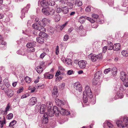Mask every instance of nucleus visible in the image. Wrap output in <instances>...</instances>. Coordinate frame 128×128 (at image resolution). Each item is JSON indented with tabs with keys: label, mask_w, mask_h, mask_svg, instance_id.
<instances>
[{
	"label": "nucleus",
	"mask_w": 128,
	"mask_h": 128,
	"mask_svg": "<svg viewBox=\"0 0 128 128\" xmlns=\"http://www.w3.org/2000/svg\"><path fill=\"white\" fill-rule=\"evenodd\" d=\"M87 96L90 98H92L93 97L92 92L90 88L88 86H86L85 91L83 92V100L84 103H86L88 101Z\"/></svg>",
	"instance_id": "obj_1"
},
{
	"label": "nucleus",
	"mask_w": 128,
	"mask_h": 128,
	"mask_svg": "<svg viewBox=\"0 0 128 128\" xmlns=\"http://www.w3.org/2000/svg\"><path fill=\"white\" fill-rule=\"evenodd\" d=\"M116 123L118 126L120 128L126 127H128V118L127 117H124L122 121L118 120Z\"/></svg>",
	"instance_id": "obj_2"
},
{
	"label": "nucleus",
	"mask_w": 128,
	"mask_h": 128,
	"mask_svg": "<svg viewBox=\"0 0 128 128\" xmlns=\"http://www.w3.org/2000/svg\"><path fill=\"white\" fill-rule=\"evenodd\" d=\"M55 4L54 1L52 0H47V2L43 0L40 2V5L43 8H47L48 5L53 6L55 5Z\"/></svg>",
	"instance_id": "obj_3"
},
{
	"label": "nucleus",
	"mask_w": 128,
	"mask_h": 128,
	"mask_svg": "<svg viewBox=\"0 0 128 128\" xmlns=\"http://www.w3.org/2000/svg\"><path fill=\"white\" fill-rule=\"evenodd\" d=\"M46 25L44 23H42L40 24H34L32 25V27L34 29L38 30L41 32H45L46 29L44 27Z\"/></svg>",
	"instance_id": "obj_4"
},
{
	"label": "nucleus",
	"mask_w": 128,
	"mask_h": 128,
	"mask_svg": "<svg viewBox=\"0 0 128 128\" xmlns=\"http://www.w3.org/2000/svg\"><path fill=\"white\" fill-rule=\"evenodd\" d=\"M102 56L100 54L97 55L90 54L88 56V57L89 59H90L93 62H95L98 60L100 58H101Z\"/></svg>",
	"instance_id": "obj_5"
},
{
	"label": "nucleus",
	"mask_w": 128,
	"mask_h": 128,
	"mask_svg": "<svg viewBox=\"0 0 128 128\" xmlns=\"http://www.w3.org/2000/svg\"><path fill=\"white\" fill-rule=\"evenodd\" d=\"M4 91L5 93L9 97H12L14 94V92L11 89L6 88L4 89Z\"/></svg>",
	"instance_id": "obj_6"
},
{
	"label": "nucleus",
	"mask_w": 128,
	"mask_h": 128,
	"mask_svg": "<svg viewBox=\"0 0 128 128\" xmlns=\"http://www.w3.org/2000/svg\"><path fill=\"white\" fill-rule=\"evenodd\" d=\"M74 88L79 92L82 90V87L81 84L79 82H77L74 84Z\"/></svg>",
	"instance_id": "obj_7"
},
{
	"label": "nucleus",
	"mask_w": 128,
	"mask_h": 128,
	"mask_svg": "<svg viewBox=\"0 0 128 128\" xmlns=\"http://www.w3.org/2000/svg\"><path fill=\"white\" fill-rule=\"evenodd\" d=\"M78 64L79 67L82 69H84L86 67L87 62L85 60H80L78 62Z\"/></svg>",
	"instance_id": "obj_8"
},
{
	"label": "nucleus",
	"mask_w": 128,
	"mask_h": 128,
	"mask_svg": "<svg viewBox=\"0 0 128 128\" xmlns=\"http://www.w3.org/2000/svg\"><path fill=\"white\" fill-rule=\"evenodd\" d=\"M48 112L47 114L48 115V116H54V111L53 110V108L51 106L49 107L48 109Z\"/></svg>",
	"instance_id": "obj_9"
},
{
	"label": "nucleus",
	"mask_w": 128,
	"mask_h": 128,
	"mask_svg": "<svg viewBox=\"0 0 128 128\" xmlns=\"http://www.w3.org/2000/svg\"><path fill=\"white\" fill-rule=\"evenodd\" d=\"M60 113L61 114L64 115H68L70 114V111L68 110H67L60 108Z\"/></svg>",
	"instance_id": "obj_10"
},
{
	"label": "nucleus",
	"mask_w": 128,
	"mask_h": 128,
	"mask_svg": "<svg viewBox=\"0 0 128 128\" xmlns=\"http://www.w3.org/2000/svg\"><path fill=\"white\" fill-rule=\"evenodd\" d=\"M37 102L36 98L35 97L32 98L29 102V104L32 106L34 105Z\"/></svg>",
	"instance_id": "obj_11"
},
{
	"label": "nucleus",
	"mask_w": 128,
	"mask_h": 128,
	"mask_svg": "<svg viewBox=\"0 0 128 128\" xmlns=\"http://www.w3.org/2000/svg\"><path fill=\"white\" fill-rule=\"evenodd\" d=\"M102 72L99 71L97 72L95 74L94 78L96 80H98L100 77L102 76Z\"/></svg>",
	"instance_id": "obj_12"
},
{
	"label": "nucleus",
	"mask_w": 128,
	"mask_h": 128,
	"mask_svg": "<svg viewBox=\"0 0 128 128\" xmlns=\"http://www.w3.org/2000/svg\"><path fill=\"white\" fill-rule=\"evenodd\" d=\"M121 46L120 44H114L112 48L114 50L118 51L120 50Z\"/></svg>",
	"instance_id": "obj_13"
},
{
	"label": "nucleus",
	"mask_w": 128,
	"mask_h": 128,
	"mask_svg": "<svg viewBox=\"0 0 128 128\" xmlns=\"http://www.w3.org/2000/svg\"><path fill=\"white\" fill-rule=\"evenodd\" d=\"M120 74V78L123 82H124L126 79V75L125 73L124 72H122Z\"/></svg>",
	"instance_id": "obj_14"
},
{
	"label": "nucleus",
	"mask_w": 128,
	"mask_h": 128,
	"mask_svg": "<svg viewBox=\"0 0 128 128\" xmlns=\"http://www.w3.org/2000/svg\"><path fill=\"white\" fill-rule=\"evenodd\" d=\"M53 110L54 111V113L55 114L56 116H58L59 115L60 110V109H58L56 106H54L53 108Z\"/></svg>",
	"instance_id": "obj_15"
},
{
	"label": "nucleus",
	"mask_w": 128,
	"mask_h": 128,
	"mask_svg": "<svg viewBox=\"0 0 128 128\" xmlns=\"http://www.w3.org/2000/svg\"><path fill=\"white\" fill-rule=\"evenodd\" d=\"M36 42H28L26 44L27 47L29 48L33 47L35 46L36 45Z\"/></svg>",
	"instance_id": "obj_16"
},
{
	"label": "nucleus",
	"mask_w": 128,
	"mask_h": 128,
	"mask_svg": "<svg viewBox=\"0 0 128 128\" xmlns=\"http://www.w3.org/2000/svg\"><path fill=\"white\" fill-rule=\"evenodd\" d=\"M58 89L57 87V86H54L52 91V95L53 96L54 95H56V96H57V93L58 92Z\"/></svg>",
	"instance_id": "obj_17"
},
{
	"label": "nucleus",
	"mask_w": 128,
	"mask_h": 128,
	"mask_svg": "<svg viewBox=\"0 0 128 128\" xmlns=\"http://www.w3.org/2000/svg\"><path fill=\"white\" fill-rule=\"evenodd\" d=\"M10 108H11L10 107V103H8L7 105L5 110L2 111V112H4V115H6L7 114V112L9 111Z\"/></svg>",
	"instance_id": "obj_18"
},
{
	"label": "nucleus",
	"mask_w": 128,
	"mask_h": 128,
	"mask_svg": "<svg viewBox=\"0 0 128 128\" xmlns=\"http://www.w3.org/2000/svg\"><path fill=\"white\" fill-rule=\"evenodd\" d=\"M62 11L64 14H67L68 12V9L66 6L62 7Z\"/></svg>",
	"instance_id": "obj_19"
},
{
	"label": "nucleus",
	"mask_w": 128,
	"mask_h": 128,
	"mask_svg": "<svg viewBox=\"0 0 128 128\" xmlns=\"http://www.w3.org/2000/svg\"><path fill=\"white\" fill-rule=\"evenodd\" d=\"M55 101L56 105L58 106H59L62 104H64V102H62V101L58 99H56Z\"/></svg>",
	"instance_id": "obj_20"
},
{
	"label": "nucleus",
	"mask_w": 128,
	"mask_h": 128,
	"mask_svg": "<svg viewBox=\"0 0 128 128\" xmlns=\"http://www.w3.org/2000/svg\"><path fill=\"white\" fill-rule=\"evenodd\" d=\"M45 106L44 105H42L40 107V113L41 114H44L45 111Z\"/></svg>",
	"instance_id": "obj_21"
},
{
	"label": "nucleus",
	"mask_w": 128,
	"mask_h": 128,
	"mask_svg": "<svg viewBox=\"0 0 128 128\" xmlns=\"http://www.w3.org/2000/svg\"><path fill=\"white\" fill-rule=\"evenodd\" d=\"M1 118H0V126L2 128L3 127L4 124H5L6 122L4 116H3L4 120H1Z\"/></svg>",
	"instance_id": "obj_22"
},
{
	"label": "nucleus",
	"mask_w": 128,
	"mask_h": 128,
	"mask_svg": "<svg viewBox=\"0 0 128 128\" xmlns=\"http://www.w3.org/2000/svg\"><path fill=\"white\" fill-rule=\"evenodd\" d=\"M48 115L47 114L45 113L43 116V122H45V123H47L48 122Z\"/></svg>",
	"instance_id": "obj_23"
},
{
	"label": "nucleus",
	"mask_w": 128,
	"mask_h": 128,
	"mask_svg": "<svg viewBox=\"0 0 128 128\" xmlns=\"http://www.w3.org/2000/svg\"><path fill=\"white\" fill-rule=\"evenodd\" d=\"M36 40L37 42L40 44H42L44 42V38L40 37H37L36 38Z\"/></svg>",
	"instance_id": "obj_24"
},
{
	"label": "nucleus",
	"mask_w": 128,
	"mask_h": 128,
	"mask_svg": "<svg viewBox=\"0 0 128 128\" xmlns=\"http://www.w3.org/2000/svg\"><path fill=\"white\" fill-rule=\"evenodd\" d=\"M55 12L54 9H49L48 10V13H47V14H49V15L52 16L54 14Z\"/></svg>",
	"instance_id": "obj_25"
},
{
	"label": "nucleus",
	"mask_w": 128,
	"mask_h": 128,
	"mask_svg": "<svg viewBox=\"0 0 128 128\" xmlns=\"http://www.w3.org/2000/svg\"><path fill=\"white\" fill-rule=\"evenodd\" d=\"M39 37L43 38H46L47 36L46 34L43 32H40L39 34Z\"/></svg>",
	"instance_id": "obj_26"
},
{
	"label": "nucleus",
	"mask_w": 128,
	"mask_h": 128,
	"mask_svg": "<svg viewBox=\"0 0 128 128\" xmlns=\"http://www.w3.org/2000/svg\"><path fill=\"white\" fill-rule=\"evenodd\" d=\"M85 17H87L86 16H82L80 17L79 21L81 23H84L85 20V19H86V18H85Z\"/></svg>",
	"instance_id": "obj_27"
},
{
	"label": "nucleus",
	"mask_w": 128,
	"mask_h": 128,
	"mask_svg": "<svg viewBox=\"0 0 128 128\" xmlns=\"http://www.w3.org/2000/svg\"><path fill=\"white\" fill-rule=\"evenodd\" d=\"M43 68L40 66H38L36 68V70L38 73H41L43 71Z\"/></svg>",
	"instance_id": "obj_28"
},
{
	"label": "nucleus",
	"mask_w": 128,
	"mask_h": 128,
	"mask_svg": "<svg viewBox=\"0 0 128 128\" xmlns=\"http://www.w3.org/2000/svg\"><path fill=\"white\" fill-rule=\"evenodd\" d=\"M60 2L62 4L63 6L67 5L68 3V0H61Z\"/></svg>",
	"instance_id": "obj_29"
},
{
	"label": "nucleus",
	"mask_w": 128,
	"mask_h": 128,
	"mask_svg": "<svg viewBox=\"0 0 128 128\" xmlns=\"http://www.w3.org/2000/svg\"><path fill=\"white\" fill-rule=\"evenodd\" d=\"M46 8H43L42 10V11L44 14L47 16H49V14H47V13H48L49 9L48 8L47 10Z\"/></svg>",
	"instance_id": "obj_30"
},
{
	"label": "nucleus",
	"mask_w": 128,
	"mask_h": 128,
	"mask_svg": "<svg viewBox=\"0 0 128 128\" xmlns=\"http://www.w3.org/2000/svg\"><path fill=\"white\" fill-rule=\"evenodd\" d=\"M117 72V69L116 67H114L112 68V75L114 76L116 75Z\"/></svg>",
	"instance_id": "obj_31"
},
{
	"label": "nucleus",
	"mask_w": 128,
	"mask_h": 128,
	"mask_svg": "<svg viewBox=\"0 0 128 128\" xmlns=\"http://www.w3.org/2000/svg\"><path fill=\"white\" fill-rule=\"evenodd\" d=\"M106 124H107V126L109 128H112V124L110 122H108V121L105 122L104 123V126Z\"/></svg>",
	"instance_id": "obj_32"
},
{
	"label": "nucleus",
	"mask_w": 128,
	"mask_h": 128,
	"mask_svg": "<svg viewBox=\"0 0 128 128\" xmlns=\"http://www.w3.org/2000/svg\"><path fill=\"white\" fill-rule=\"evenodd\" d=\"M60 16L58 14H57L55 16L54 20L55 22H57L60 20Z\"/></svg>",
	"instance_id": "obj_33"
},
{
	"label": "nucleus",
	"mask_w": 128,
	"mask_h": 128,
	"mask_svg": "<svg viewBox=\"0 0 128 128\" xmlns=\"http://www.w3.org/2000/svg\"><path fill=\"white\" fill-rule=\"evenodd\" d=\"M6 43L4 41L3 38L1 36V38H0V44L2 45H6Z\"/></svg>",
	"instance_id": "obj_34"
},
{
	"label": "nucleus",
	"mask_w": 128,
	"mask_h": 128,
	"mask_svg": "<svg viewBox=\"0 0 128 128\" xmlns=\"http://www.w3.org/2000/svg\"><path fill=\"white\" fill-rule=\"evenodd\" d=\"M50 20L49 19L46 18H44L41 21V22H42V23H44L45 24V23H46L47 22H50Z\"/></svg>",
	"instance_id": "obj_35"
},
{
	"label": "nucleus",
	"mask_w": 128,
	"mask_h": 128,
	"mask_svg": "<svg viewBox=\"0 0 128 128\" xmlns=\"http://www.w3.org/2000/svg\"><path fill=\"white\" fill-rule=\"evenodd\" d=\"M122 54L124 56H128V52L126 50H123L122 52Z\"/></svg>",
	"instance_id": "obj_36"
},
{
	"label": "nucleus",
	"mask_w": 128,
	"mask_h": 128,
	"mask_svg": "<svg viewBox=\"0 0 128 128\" xmlns=\"http://www.w3.org/2000/svg\"><path fill=\"white\" fill-rule=\"evenodd\" d=\"M112 71V70L111 68H109L105 70L104 71V73L105 74H106L111 71Z\"/></svg>",
	"instance_id": "obj_37"
},
{
	"label": "nucleus",
	"mask_w": 128,
	"mask_h": 128,
	"mask_svg": "<svg viewBox=\"0 0 128 128\" xmlns=\"http://www.w3.org/2000/svg\"><path fill=\"white\" fill-rule=\"evenodd\" d=\"M85 18H86V19L88 20L92 23H94L95 21V20L94 19L88 17H85Z\"/></svg>",
	"instance_id": "obj_38"
},
{
	"label": "nucleus",
	"mask_w": 128,
	"mask_h": 128,
	"mask_svg": "<svg viewBox=\"0 0 128 128\" xmlns=\"http://www.w3.org/2000/svg\"><path fill=\"white\" fill-rule=\"evenodd\" d=\"M98 80H96L94 78L93 79L92 81V83L94 85L96 86L97 85L98 83Z\"/></svg>",
	"instance_id": "obj_39"
},
{
	"label": "nucleus",
	"mask_w": 128,
	"mask_h": 128,
	"mask_svg": "<svg viewBox=\"0 0 128 128\" xmlns=\"http://www.w3.org/2000/svg\"><path fill=\"white\" fill-rule=\"evenodd\" d=\"M45 75L47 76V78L48 79L52 78L53 77V75L51 74H48V73H46Z\"/></svg>",
	"instance_id": "obj_40"
},
{
	"label": "nucleus",
	"mask_w": 128,
	"mask_h": 128,
	"mask_svg": "<svg viewBox=\"0 0 128 128\" xmlns=\"http://www.w3.org/2000/svg\"><path fill=\"white\" fill-rule=\"evenodd\" d=\"M25 80L27 83H29L30 82L31 79L29 77L26 76L25 78Z\"/></svg>",
	"instance_id": "obj_41"
},
{
	"label": "nucleus",
	"mask_w": 128,
	"mask_h": 128,
	"mask_svg": "<svg viewBox=\"0 0 128 128\" xmlns=\"http://www.w3.org/2000/svg\"><path fill=\"white\" fill-rule=\"evenodd\" d=\"M13 116V114L12 113H10L7 116L6 118L10 120L12 119Z\"/></svg>",
	"instance_id": "obj_42"
},
{
	"label": "nucleus",
	"mask_w": 128,
	"mask_h": 128,
	"mask_svg": "<svg viewBox=\"0 0 128 128\" xmlns=\"http://www.w3.org/2000/svg\"><path fill=\"white\" fill-rule=\"evenodd\" d=\"M35 22H36V23H35V24H41L42 23V22H40L39 21V19L38 18H36L35 20Z\"/></svg>",
	"instance_id": "obj_43"
},
{
	"label": "nucleus",
	"mask_w": 128,
	"mask_h": 128,
	"mask_svg": "<svg viewBox=\"0 0 128 128\" xmlns=\"http://www.w3.org/2000/svg\"><path fill=\"white\" fill-rule=\"evenodd\" d=\"M16 123V121L15 120H13L10 123L9 126H12L15 125Z\"/></svg>",
	"instance_id": "obj_44"
},
{
	"label": "nucleus",
	"mask_w": 128,
	"mask_h": 128,
	"mask_svg": "<svg viewBox=\"0 0 128 128\" xmlns=\"http://www.w3.org/2000/svg\"><path fill=\"white\" fill-rule=\"evenodd\" d=\"M69 36L68 35L66 34L64 37V41L67 40L69 39Z\"/></svg>",
	"instance_id": "obj_45"
},
{
	"label": "nucleus",
	"mask_w": 128,
	"mask_h": 128,
	"mask_svg": "<svg viewBox=\"0 0 128 128\" xmlns=\"http://www.w3.org/2000/svg\"><path fill=\"white\" fill-rule=\"evenodd\" d=\"M74 73L73 70H71L68 71L67 74L68 75H70L74 74Z\"/></svg>",
	"instance_id": "obj_46"
},
{
	"label": "nucleus",
	"mask_w": 128,
	"mask_h": 128,
	"mask_svg": "<svg viewBox=\"0 0 128 128\" xmlns=\"http://www.w3.org/2000/svg\"><path fill=\"white\" fill-rule=\"evenodd\" d=\"M92 17L93 18L94 20L97 19L98 17V16L96 14H93L92 15Z\"/></svg>",
	"instance_id": "obj_47"
},
{
	"label": "nucleus",
	"mask_w": 128,
	"mask_h": 128,
	"mask_svg": "<svg viewBox=\"0 0 128 128\" xmlns=\"http://www.w3.org/2000/svg\"><path fill=\"white\" fill-rule=\"evenodd\" d=\"M17 52L18 54H21L22 55H24L25 54L23 51L22 52V51H21V50L18 51Z\"/></svg>",
	"instance_id": "obj_48"
},
{
	"label": "nucleus",
	"mask_w": 128,
	"mask_h": 128,
	"mask_svg": "<svg viewBox=\"0 0 128 128\" xmlns=\"http://www.w3.org/2000/svg\"><path fill=\"white\" fill-rule=\"evenodd\" d=\"M38 88L39 89H42L44 88V85L43 84H39L38 86Z\"/></svg>",
	"instance_id": "obj_49"
},
{
	"label": "nucleus",
	"mask_w": 128,
	"mask_h": 128,
	"mask_svg": "<svg viewBox=\"0 0 128 128\" xmlns=\"http://www.w3.org/2000/svg\"><path fill=\"white\" fill-rule=\"evenodd\" d=\"M59 52V46H57L56 48V55H58Z\"/></svg>",
	"instance_id": "obj_50"
},
{
	"label": "nucleus",
	"mask_w": 128,
	"mask_h": 128,
	"mask_svg": "<svg viewBox=\"0 0 128 128\" xmlns=\"http://www.w3.org/2000/svg\"><path fill=\"white\" fill-rule=\"evenodd\" d=\"M46 55V53L43 52L40 55V58H43Z\"/></svg>",
	"instance_id": "obj_51"
},
{
	"label": "nucleus",
	"mask_w": 128,
	"mask_h": 128,
	"mask_svg": "<svg viewBox=\"0 0 128 128\" xmlns=\"http://www.w3.org/2000/svg\"><path fill=\"white\" fill-rule=\"evenodd\" d=\"M85 11L87 12H89L90 11V7L88 6L85 9Z\"/></svg>",
	"instance_id": "obj_52"
},
{
	"label": "nucleus",
	"mask_w": 128,
	"mask_h": 128,
	"mask_svg": "<svg viewBox=\"0 0 128 128\" xmlns=\"http://www.w3.org/2000/svg\"><path fill=\"white\" fill-rule=\"evenodd\" d=\"M34 47H31L29 48L28 50L30 51H31L32 52H34L35 51V48H34Z\"/></svg>",
	"instance_id": "obj_53"
},
{
	"label": "nucleus",
	"mask_w": 128,
	"mask_h": 128,
	"mask_svg": "<svg viewBox=\"0 0 128 128\" xmlns=\"http://www.w3.org/2000/svg\"><path fill=\"white\" fill-rule=\"evenodd\" d=\"M23 88L22 87L20 89H19L17 91V93L18 94L22 92L23 90Z\"/></svg>",
	"instance_id": "obj_54"
},
{
	"label": "nucleus",
	"mask_w": 128,
	"mask_h": 128,
	"mask_svg": "<svg viewBox=\"0 0 128 128\" xmlns=\"http://www.w3.org/2000/svg\"><path fill=\"white\" fill-rule=\"evenodd\" d=\"M66 64H68V65H72V62H71L70 60H66V62H67Z\"/></svg>",
	"instance_id": "obj_55"
},
{
	"label": "nucleus",
	"mask_w": 128,
	"mask_h": 128,
	"mask_svg": "<svg viewBox=\"0 0 128 128\" xmlns=\"http://www.w3.org/2000/svg\"><path fill=\"white\" fill-rule=\"evenodd\" d=\"M62 11V8H58L56 10V12L58 13H60Z\"/></svg>",
	"instance_id": "obj_56"
},
{
	"label": "nucleus",
	"mask_w": 128,
	"mask_h": 128,
	"mask_svg": "<svg viewBox=\"0 0 128 128\" xmlns=\"http://www.w3.org/2000/svg\"><path fill=\"white\" fill-rule=\"evenodd\" d=\"M111 45L112 44H108V49L109 50H112V46Z\"/></svg>",
	"instance_id": "obj_57"
},
{
	"label": "nucleus",
	"mask_w": 128,
	"mask_h": 128,
	"mask_svg": "<svg viewBox=\"0 0 128 128\" xmlns=\"http://www.w3.org/2000/svg\"><path fill=\"white\" fill-rule=\"evenodd\" d=\"M67 6H70V8H72L73 7V4L72 3L68 2Z\"/></svg>",
	"instance_id": "obj_58"
},
{
	"label": "nucleus",
	"mask_w": 128,
	"mask_h": 128,
	"mask_svg": "<svg viewBox=\"0 0 128 128\" xmlns=\"http://www.w3.org/2000/svg\"><path fill=\"white\" fill-rule=\"evenodd\" d=\"M67 23H66L64 24H62V25L61 26H60V29L61 30L63 29L64 27L66 26V24Z\"/></svg>",
	"instance_id": "obj_59"
},
{
	"label": "nucleus",
	"mask_w": 128,
	"mask_h": 128,
	"mask_svg": "<svg viewBox=\"0 0 128 128\" xmlns=\"http://www.w3.org/2000/svg\"><path fill=\"white\" fill-rule=\"evenodd\" d=\"M118 56H116L115 57L114 59V61L116 62H117L118 60Z\"/></svg>",
	"instance_id": "obj_60"
},
{
	"label": "nucleus",
	"mask_w": 128,
	"mask_h": 128,
	"mask_svg": "<svg viewBox=\"0 0 128 128\" xmlns=\"http://www.w3.org/2000/svg\"><path fill=\"white\" fill-rule=\"evenodd\" d=\"M107 49V47L106 46H104L103 48V52L105 53Z\"/></svg>",
	"instance_id": "obj_61"
},
{
	"label": "nucleus",
	"mask_w": 128,
	"mask_h": 128,
	"mask_svg": "<svg viewBox=\"0 0 128 128\" xmlns=\"http://www.w3.org/2000/svg\"><path fill=\"white\" fill-rule=\"evenodd\" d=\"M65 83H62V84H61L60 85V88H63L64 86H65Z\"/></svg>",
	"instance_id": "obj_62"
},
{
	"label": "nucleus",
	"mask_w": 128,
	"mask_h": 128,
	"mask_svg": "<svg viewBox=\"0 0 128 128\" xmlns=\"http://www.w3.org/2000/svg\"><path fill=\"white\" fill-rule=\"evenodd\" d=\"M98 26V24L96 23L94 24V25L92 26V27L94 28H97Z\"/></svg>",
	"instance_id": "obj_63"
},
{
	"label": "nucleus",
	"mask_w": 128,
	"mask_h": 128,
	"mask_svg": "<svg viewBox=\"0 0 128 128\" xmlns=\"http://www.w3.org/2000/svg\"><path fill=\"white\" fill-rule=\"evenodd\" d=\"M60 71L58 72V71L56 74V76H58L60 74Z\"/></svg>",
	"instance_id": "obj_64"
}]
</instances>
